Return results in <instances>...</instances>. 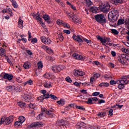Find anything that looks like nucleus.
I'll return each instance as SVG.
<instances>
[{"mask_svg": "<svg viewBox=\"0 0 129 129\" xmlns=\"http://www.w3.org/2000/svg\"><path fill=\"white\" fill-rule=\"evenodd\" d=\"M100 94L99 92H95L92 94L93 96H98Z\"/></svg>", "mask_w": 129, "mask_h": 129, "instance_id": "obj_52", "label": "nucleus"}, {"mask_svg": "<svg viewBox=\"0 0 129 129\" xmlns=\"http://www.w3.org/2000/svg\"><path fill=\"white\" fill-rule=\"evenodd\" d=\"M59 39L61 42H62L63 40H64V37H63L62 33L59 35Z\"/></svg>", "mask_w": 129, "mask_h": 129, "instance_id": "obj_48", "label": "nucleus"}, {"mask_svg": "<svg viewBox=\"0 0 129 129\" xmlns=\"http://www.w3.org/2000/svg\"><path fill=\"white\" fill-rule=\"evenodd\" d=\"M50 98H51V99H53V100H57V99H58V98L56 96L52 94L50 95Z\"/></svg>", "mask_w": 129, "mask_h": 129, "instance_id": "obj_43", "label": "nucleus"}, {"mask_svg": "<svg viewBox=\"0 0 129 129\" xmlns=\"http://www.w3.org/2000/svg\"><path fill=\"white\" fill-rule=\"evenodd\" d=\"M76 108H77V109H80L81 110H85V108L83 107V106H76Z\"/></svg>", "mask_w": 129, "mask_h": 129, "instance_id": "obj_41", "label": "nucleus"}, {"mask_svg": "<svg viewBox=\"0 0 129 129\" xmlns=\"http://www.w3.org/2000/svg\"><path fill=\"white\" fill-rule=\"evenodd\" d=\"M92 64H95V65H97V66L100 65V63L97 61H93Z\"/></svg>", "mask_w": 129, "mask_h": 129, "instance_id": "obj_62", "label": "nucleus"}, {"mask_svg": "<svg viewBox=\"0 0 129 129\" xmlns=\"http://www.w3.org/2000/svg\"><path fill=\"white\" fill-rule=\"evenodd\" d=\"M75 72L77 74V75H79V76H83L84 75H85V73L82 71L76 70Z\"/></svg>", "mask_w": 129, "mask_h": 129, "instance_id": "obj_22", "label": "nucleus"}, {"mask_svg": "<svg viewBox=\"0 0 129 129\" xmlns=\"http://www.w3.org/2000/svg\"><path fill=\"white\" fill-rule=\"evenodd\" d=\"M37 66L38 69H42V68H43V62L39 61L37 63Z\"/></svg>", "mask_w": 129, "mask_h": 129, "instance_id": "obj_33", "label": "nucleus"}, {"mask_svg": "<svg viewBox=\"0 0 129 129\" xmlns=\"http://www.w3.org/2000/svg\"><path fill=\"white\" fill-rule=\"evenodd\" d=\"M99 86L100 87H102V86L108 87V86H109V84L108 83H102L99 85Z\"/></svg>", "mask_w": 129, "mask_h": 129, "instance_id": "obj_27", "label": "nucleus"}, {"mask_svg": "<svg viewBox=\"0 0 129 129\" xmlns=\"http://www.w3.org/2000/svg\"><path fill=\"white\" fill-rule=\"evenodd\" d=\"M111 33H112V34H114L115 35H118V31L117 30H116V29H111Z\"/></svg>", "mask_w": 129, "mask_h": 129, "instance_id": "obj_40", "label": "nucleus"}, {"mask_svg": "<svg viewBox=\"0 0 129 129\" xmlns=\"http://www.w3.org/2000/svg\"><path fill=\"white\" fill-rule=\"evenodd\" d=\"M24 24V21L22 20V19L19 18V21H18V27L20 29H23L24 28V25H23Z\"/></svg>", "mask_w": 129, "mask_h": 129, "instance_id": "obj_16", "label": "nucleus"}, {"mask_svg": "<svg viewBox=\"0 0 129 129\" xmlns=\"http://www.w3.org/2000/svg\"><path fill=\"white\" fill-rule=\"evenodd\" d=\"M74 22H75L76 24H81V21L79 20L78 18L76 16L75 18H74Z\"/></svg>", "mask_w": 129, "mask_h": 129, "instance_id": "obj_37", "label": "nucleus"}, {"mask_svg": "<svg viewBox=\"0 0 129 129\" xmlns=\"http://www.w3.org/2000/svg\"><path fill=\"white\" fill-rule=\"evenodd\" d=\"M24 101L26 102H30V100H31V98H32V96L29 95H25L24 96Z\"/></svg>", "mask_w": 129, "mask_h": 129, "instance_id": "obj_18", "label": "nucleus"}, {"mask_svg": "<svg viewBox=\"0 0 129 129\" xmlns=\"http://www.w3.org/2000/svg\"><path fill=\"white\" fill-rule=\"evenodd\" d=\"M110 85H114V84H117V81H115L114 80H111L110 81Z\"/></svg>", "mask_w": 129, "mask_h": 129, "instance_id": "obj_47", "label": "nucleus"}, {"mask_svg": "<svg viewBox=\"0 0 129 129\" xmlns=\"http://www.w3.org/2000/svg\"><path fill=\"white\" fill-rule=\"evenodd\" d=\"M63 126H66V127H69V126H70V123L68 121L64 120Z\"/></svg>", "mask_w": 129, "mask_h": 129, "instance_id": "obj_34", "label": "nucleus"}, {"mask_svg": "<svg viewBox=\"0 0 129 129\" xmlns=\"http://www.w3.org/2000/svg\"><path fill=\"white\" fill-rule=\"evenodd\" d=\"M106 114V112H101L97 114L98 116H99L100 117H101V116L103 117V116H105V115Z\"/></svg>", "mask_w": 129, "mask_h": 129, "instance_id": "obj_32", "label": "nucleus"}, {"mask_svg": "<svg viewBox=\"0 0 129 129\" xmlns=\"http://www.w3.org/2000/svg\"><path fill=\"white\" fill-rule=\"evenodd\" d=\"M56 24L58 25V26H61V25H63V21L61 20H57L56 21Z\"/></svg>", "mask_w": 129, "mask_h": 129, "instance_id": "obj_45", "label": "nucleus"}, {"mask_svg": "<svg viewBox=\"0 0 129 129\" xmlns=\"http://www.w3.org/2000/svg\"><path fill=\"white\" fill-rule=\"evenodd\" d=\"M62 26H63V27H65L66 28H68V29H69V28H70V26H69L67 23H62Z\"/></svg>", "mask_w": 129, "mask_h": 129, "instance_id": "obj_63", "label": "nucleus"}, {"mask_svg": "<svg viewBox=\"0 0 129 129\" xmlns=\"http://www.w3.org/2000/svg\"><path fill=\"white\" fill-rule=\"evenodd\" d=\"M6 54V49L4 48H1L0 49V56H2L3 57L4 55Z\"/></svg>", "mask_w": 129, "mask_h": 129, "instance_id": "obj_28", "label": "nucleus"}, {"mask_svg": "<svg viewBox=\"0 0 129 129\" xmlns=\"http://www.w3.org/2000/svg\"><path fill=\"white\" fill-rule=\"evenodd\" d=\"M37 42L38 40L36 38H33L31 40V43H33V44H35V43H37Z\"/></svg>", "mask_w": 129, "mask_h": 129, "instance_id": "obj_58", "label": "nucleus"}, {"mask_svg": "<svg viewBox=\"0 0 129 129\" xmlns=\"http://www.w3.org/2000/svg\"><path fill=\"white\" fill-rule=\"evenodd\" d=\"M12 6H13L15 9H18V8L19 7V5H18V4L16 1L15 2H14L13 4H12Z\"/></svg>", "mask_w": 129, "mask_h": 129, "instance_id": "obj_44", "label": "nucleus"}, {"mask_svg": "<svg viewBox=\"0 0 129 129\" xmlns=\"http://www.w3.org/2000/svg\"><path fill=\"white\" fill-rule=\"evenodd\" d=\"M70 14H69L68 15V17H70L71 19H73V21H74L75 19V17H76V16H75V15H74V13H70Z\"/></svg>", "mask_w": 129, "mask_h": 129, "instance_id": "obj_30", "label": "nucleus"}, {"mask_svg": "<svg viewBox=\"0 0 129 129\" xmlns=\"http://www.w3.org/2000/svg\"><path fill=\"white\" fill-rule=\"evenodd\" d=\"M41 42L44 43L46 45H50L51 44V40L49 38H46L45 36H42L41 37Z\"/></svg>", "mask_w": 129, "mask_h": 129, "instance_id": "obj_11", "label": "nucleus"}, {"mask_svg": "<svg viewBox=\"0 0 129 129\" xmlns=\"http://www.w3.org/2000/svg\"><path fill=\"white\" fill-rule=\"evenodd\" d=\"M66 81H67V82H69V83H71V82H72V80L71 79V78H70V77H67L66 78Z\"/></svg>", "mask_w": 129, "mask_h": 129, "instance_id": "obj_46", "label": "nucleus"}, {"mask_svg": "<svg viewBox=\"0 0 129 129\" xmlns=\"http://www.w3.org/2000/svg\"><path fill=\"white\" fill-rule=\"evenodd\" d=\"M18 105L20 106V107H26V103L23 102L22 101H20L18 102Z\"/></svg>", "mask_w": 129, "mask_h": 129, "instance_id": "obj_24", "label": "nucleus"}, {"mask_svg": "<svg viewBox=\"0 0 129 129\" xmlns=\"http://www.w3.org/2000/svg\"><path fill=\"white\" fill-rule=\"evenodd\" d=\"M47 110L46 109V108H42V112L41 113H40L39 115V118L40 119H42V116H43V114H44V112H45L46 113V111H47Z\"/></svg>", "mask_w": 129, "mask_h": 129, "instance_id": "obj_26", "label": "nucleus"}, {"mask_svg": "<svg viewBox=\"0 0 129 129\" xmlns=\"http://www.w3.org/2000/svg\"><path fill=\"white\" fill-rule=\"evenodd\" d=\"M44 77L46 78H49L51 77V74L46 73L44 75Z\"/></svg>", "mask_w": 129, "mask_h": 129, "instance_id": "obj_57", "label": "nucleus"}, {"mask_svg": "<svg viewBox=\"0 0 129 129\" xmlns=\"http://www.w3.org/2000/svg\"><path fill=\"white\" fill-rule=\"evenodd\" d=\"M118 18V11L114 10L108 14V19L110 22H116Z\"/></svg>", "mask_w": 129, "mask_h": 129, "instance_id": "obj_1", "label": "nucleus"}, {"mask_svg": "<svg viewBox=\"0 0 129 129\" xmlns=\"http://www.w3.org/2000/svg\"><path fill=\"white\" fill-rule=\"evenodd\" d=\"M46 52L48 53V54H52L53 53V50L51 49L48 48L47 50H46Z\"/></svg>", "mask_w": 129, "mask_h": 129, "instance_id": "obj_61", "label": "nucleus"}, {"mask_svg": "<svg viewBox=\"0 0 129 129\" xmlns=\"http://www.w3.org/2000/svg\"><path fill=\"white\" fill-rule=\"evenodd\" d=\"M25 120H26V118H25V117L23 116H20L19 118V121L22 123L23 122H25Z\"/></svg>", "mask_w": 129, "mask_h": 129, "instance_id": "obj_29", "label": "nucleus"}, {"mask_svg": "<svg viewBox=\"0 0 129 129\" xmlns=\"http://www.w3.org/2000/svg\"><path fill=\"white\" fill-rule=\"evenodd\" d=\"M13 88H14V87L12 86H9L7 87V90H8V91H12V89H13Z\"/></svg>", "mask_w": 129, "mask_h": 129, "instance_id": "obj_50", "label": "nucleus"}, {"mask_svg": "<svg viewBox=\"0 0 129 129\" xmlns=\"http://www.w3.org/2000/svg\"><path fill=\"white\" fill-rule=\"evenodd\" d=\"M22 123L20 121H17L15 122V126H17V127H18V126H21V125H22Z\"/></svg>", "mask_w": 129, "mask_h": 129, "instance_id": "obj_38", "label": "nucleus"}, {"mask_svg": "<svg viewBox=\"0 0 129 129\" xmlns=\"http://www.w3.org/2000/svg\"><path fill=\"white\" fill-rule=\"evenodd\" d=\"M123 24H124V22L122 19H119L118 21V25H122Z\"/></svg>", "mask_w": 129, "mask_h": 129, "instance_id": "obj_53", "label": "nucleus"}, {"mask_svg": "<svg viewBox=\"0 0 129 129\" xmlns=\"http://www.w3.org/2000/svg\"><path fill=\"white\" fill-rule=\"evenodd\" d=\"M73 39H74V40H75L76 41H77V42H78L79 43H80L81 42H86L87 44H88V43H90V40L87 39L86 38H85L83 40H82V39L80 38V36L79 35H74L73 36Z\"/></svg>", "mask_w": 129, "mask_h": 129, "instance_id": "obj_6", "label": "nucleus"}, {"mask_svg": "<svg viewBox=\"0 0 129 129\" xmlns=\"http://www.w3.org/2000/svg\"><path fill=\"white\" fill-rule=\"evenodd\" d=\"M97 38L98 39V40H99V41H101V43L102 44H104L105 43H106V40L105 39H103L102 37H101L99 36H97Z\"/></svg>", "mask_w": 129, "mask_h": 129, "instance_id": "obj_23", "label": "nucleus"}, {"mask_svg": "<svg viewBox=\"0 0 129 129\" xmlns=\"http://www.w3.org/2000/svg\"><path fill=\"white\" fill-rule=\"evenodd\" d=\"M124 0H112V4H114V5H117L118 3H123Z\"/></svg>", "mask_w": 129, "mask_h": 129, "instance_id": "obj_21", "label": "nucleus"}, {"mask_svg": "<svg viewBox=\"0 0 129 129\" xmlns=\"http://www.w3.org/2000/svg\"><path fill=\"white\" fill-rule=\"evenodd\" d=\"M14 121V117L10 116L9 117H2L0 120V124H6L9 125L10 123H12Z\"/></svg>", "mask_w": 129, "mask_h": 129, "instance_id": "obj_2", "label": "nucleus"}, {"mask_svg": "<svg viewBox=\"0 0 129 129\" xmlns=\"http://www.w3.org/2000/svg\"><path fill=\"white\" fill-rule=\"evenodd\" d=\"M29 62H25L24 65L23 67L25 69H30V65H29Z\"/></svg>", "mask_w": 129, "mask_h": 129, "instance_id": "obj_36", "label": "nucleus"}, {"mask_svg": "<svg viewBox=\"0 0 129 129\" xmlns=\"http://www.w3.org/2000/svg\"><path fill=\"white\" fill-rule=\"evenodd\" d=\"M32 16L33 17V18H35V20H36V21H39L40 24H41V25H43V24H44V22L42 21V18H41V15L40 14V13L39 12H38L37 14H32Z\"/></svg>", "mask_w": 129, "mask_h": 129, "instance_id": "obj_8", "label": "nucleus"}, {"mask_svg": "<svg viewBox=\"0 0 129 129\" xmlns=\"http://www.w3.org/2000/svg\"><path fill=\"white\" fill-rule=\"evenodd\" d=\"M52 112H53V110H49V111L47 110L46 111V114L49 115V116L50 117H54L55 115L54 114L52 113Z\"/></svg>", "mask_w": 129, "mask_h": 129, "instance_id": "obj_20", "label": "nucleus"}, {"mask_svg": "<svg viewBox=\"0 0 129 129\" xmlns=\"http://www.w3.org/2000/svg\"><path fill=\"white\" fill-rule=\"evenodd\" d=\"M76 127L77 129H80L81 127H82L83 129H86V125L85 123L83 122H80L77 124Z\"/></svg>", "mask_w": 129, "mask_h": 129, "instance_id": "obj_12", "label": "nucleus"}, {"mask_svg": "<svg viewBox=\"0 0 129 129\" xmlns=\"http://www.w3.org/2000/svg\"><path fill=\"white\" fill-rule=\"evenodd\" d=\"M43 18L45 21V22H47L48 24H51V21L50 20L51 19L50 18V16L48 15H45L43 16Z\"/></svg>", "mask_w": 129, "mask_h": 129, "instance_id": "obj_15", "label": "nucleus"}, {"mask_svg": "<svg viewBox=\"0 0 129 129\" xmlns=\"http://www.w3.org/2000/svg\"><path fill=\"white\" fill-rule=\"evenodd\" d=\"M41 92L43 94V95H41L38 98V100H40V102H43L44 99H48V98H50V94H49V93H47V91L45 90H42L41 91Z\"/></svg>", "mask_w": 129, "mask_h": 129, "instance_id": "obj_4", "label": "nucleus"}, {"mask_svg": "<svg viewBox=\"0 0 129 129\" xmlns=\"http://www.w3.org/2000/svg\"><path fill=\"white\" fill-rule=\"evenodd\" d=\"M99 9L100 11H101V12H103V13H108L110 9V6L107 2H105L104 3H102L99 6Z\"/></svg>", "mask_w": 129, "mask_h": 129, "instance_id": "obj_3", "label": "nucleus"}, {"mask_svg": "<svg viewBox=\"0 0 129 129\" xmlns=\"http://www.w3.org/2000/svg\"><path fill=\"white\" fill-rule=\"evenodd\" d=\"M56 102L58 103V104H61L63 106L64 104H65V102H66V101L65 100L61 99L59 101H57Z\"/></svg>", "mask_w": 129, "mask_h": 129, "instance_id": "obj_25", "label": "nucleus"}, {"mask_svg": "<svg viewBox=\"0 0 129 129\" xmlns=\"http://www.w3.org/2000/svg\"><path fill=\"white\" fill-rule=\"evenodd\" d=\"M104 78L106 80H110L112 79V77H111V76H109V77H104Z\"/></svg>", "mask_w": 129, "mask_h": 129, "instance_id": "obj_56", "label": "nucleus"}, {"mask_svg": "<svg viewBox=\"0 0 129 129\" xmlns=\"http://www.w3.org/2000/svg\"><path fill=\"white\" fill-rule=\"evenodd\" d=\"M65 69V67L63 66H54L52 67V70L54 72H60L61 70H63V69Z\"/></svg>", "mask_w": 129, "mask_h": 129, "instance_id": "obj_9", "label": "nucleus"}, {"mask_svg": "<svg viewBox=\"0 0 129 129\" xmlns=\"http://www.w3.org/2000/svg\"><path fill=\"white\" fill-rule=\"evenodd\" d=\"M95 19L98 23H106V21L105 20V18L104 16L102 14L96 15L95 16Z\"/></svg>", "mask_w": 129, "mask_h": 129, "instance_id": "obj_5", "label": "nucleus"}, {"mask_svg": "<svg viewBox=\"0 0 129 129\" xmlns=\"http://www.w3.org/2000/svg\"><path fill=\"white\" fill-rule=\"evenodd\" d=\"M27 84H29V85H32L33 84V81L32 80H29L27 82L25 83L24 86L27 85Z\"/></svg>", "mask_w": 129, "mask_h": 129, "instance_id": "obj_39", "label": "nucleus"}, {"mask_svg": "<svg viewBox=\"0 0 129 129\" xmlns=\"http://www.w3.org/2000/svg\"><path fill=\"white\" fill-rule=\"evenodd\" d=\"M3 78L4 79H8V80L11 81V80H12L13 78H14V76H13V75H10V74L5 73Z\"/></svg>", "mask_w": 129, "mask_h": 129, "instance_id": "obj_13", "label": "nucleus"}, {"mask_svg": "<svg viewBox=\"0 0 129 129\" xmlns=\"http://www.w3.org/2000/svg\"><path fill=\"white\" fill-rule=\"evenodd\" d=\"M122 51L124 53H125V54H128L129 55V50L127 49H123L122 50Z\"/></svg>", "mask_w": 129, "mask_h": 129, "instance_id": "obj_54", "label": "nucleus"}, {"mask_svg": "<svg viewBox=\"0 0 129 129\" xmlns=\"http://www.w3.org/2000/svg\"><path fill=\"white\" fill-rule=\"evenodd\" d=\"M57 124L58 125L64 126V120H60Z\"/></svg>", "mask_w": 129, "mask_h": 129, "instance_id": "obj_35", "label": "nucleus"}, {"mask_svg": "<svg viewBox=\"0 0 129 129\" xmlns=\"http://www.w3.org/2000/svg\"><path fill=\"white\" fill-rule=\"evenodd\" d=\"M43 123L42 122H36L31 123L30 125L27 126L28 128H33V127H41L42 126Z\"/></svg>", "mask_w": 129, "mask_h": 129, "instance_id": "obj_7", "label": "nucleus"}, {"mask_svg": "<svg viewBox=\"0 0 129 129\" xmlns=\"http://www.w3.org/2000/svg\"><path fill=\"white\" fill-rule=\"evenodd\" d=\"M86 3L87 5V6H91L92 5V3L90 0H86Z\"/></svg>", "mask_w": 129, "mask_h": 129, "instance_id": "obj_49", "label": "nucleus"}, {"mask_svg": "<svg viewBox=\"0 0 129 129\" xmlns=\"http://www.w3.org/2000/svg\"><path fill=\"white\" fill-rule=\"evenodd\" d=\"M43 86L45 88H50V87H52V85H51V83L49 81L45 82L44 83Z\"/></svg>", "mask_w": 129, "mask_h": 129, "instance_id": "obj_19", "label": "nucleus"}, {"mask_svg": "<svg viewBox=\"0 0 129 129\" xmlns=\"http://www.w3.org/2000/svg\"><path fill=\"white\" fill-rule=\"evenodd\" d=\"M74 85H75V86H77L78 87H79V86H80V85H81V83H78L77 82H75V83H74Z\"/></svg>", "mask_w": 129, "mask_h": 129, "instance_id": "obj_60", "label": "nucleus"}, {"mask_svg": "<svg viewBox=\"0 0 129 129\" xmlns=\"http://www.w3.org/2000/svg\"><path fill=\"white\" fill-rule=\"evenodd\" d=\"M63 33H65L66 34H67V35L70 34L71 32L69 30H63Z\"/></svg>", "mask_w": 129, "mask_h": 129, "instance_id": "obj_59", "label": "nucleus"}, {"mask_svg": "<svg viewBox=\"0 0 129 129\" xmlns=\"http://www.w3.org/2000/svg\"><path fill=\"white\" fill-rule=\"evenodd\" d=\"M29 106L30 108H32V109H35V104L30 103L29 105Z\"/></svg>", "mask_w": 129, "mask_h": 129, "instance_id": "obj_55", "label": "nucleus"}, {"mask_svg": "<svg viewBox=\"0 0 129 129\" xmlns=\"http://www.w3.org/2000/svg\"><path fill=\"white\" fill-rule=\"evenodd\" d=\"M126 58V55L124 54H121L120 56H119L118 57V60L121 64H122L123 65H124V59H125Z\"/></svg>", "mask_w": 129, "mask_h": 129, "instance_id": "obj_10", "label": "nucleus"}, {"mask_svg": "<svg viewBox=\"0 0 129 129\" xmlns=\"http://www.w3.org/2000/svg\"><path fill=\"white\" fill-rule=\"evenodd\" d=\"M46 60H48V61H50L51 62L55 60V57H53L52 56H46Z\"/></svg>", "mask_w": 129, "mask_h": 129, "instance_id": "obj_31", "label": "nucleus"}, {"mask_svg": "<svg viewBox=\"0 0 129 129\" xmlns=\"http://www.w3.org/2000/svg\"><path fill=\"white\" fill-rule=\"evenodd\" d=\"M118 88L119 89H123V88H124V85H121V84H118Z\"/></svg>", "mask_w": 129, "mask_h": 129, "instance_id": "obj_51", "label": "nucleus"}, {"mask_svg": "<svg viewBox=\"0 0 129 129\" xmlns=\"http://www.w3.org/2000/svg\"><path fill=\"white\" fill-rule=\"evenodd\" d=\"M86 103H87L88 104H93V102H92V99L89 98L88 99V101H86Z\"/></svg>", "mask_w": 129, "mask_h": 129, "instance_id": "obj_42", "label": "nucleus"}, {"mask_svg": "<svg viewBox=\"0 0 129 129\" xmlns=\"http://www.w3.org/2000/svg\"><path fill=\"white\" fill-rule=\"evenodd\" d=\"M129 83V81L121 80L117 81V84H121L122 85H124V84H128Z\"/></svg>", "mask_w": 129, "mask_h": 129, "instance_id": "obj_14", "label": "nucleus"}, {"mask_svg": "<svg viewBox=\"0 0 129 129\" xmlns=\"http://www.w3.org/2000/svg\"><path fill=\"white\" fill-rule=\"evenodd\" d=\"M105 101L104 100H99L98 102V103L101 104V103H105Z\"/></svg>", "mask_w": 129, "mask_h": 129, "instance_id": "obj_64", "label": "nucleus"}, {"mask_svg": "<svg viewBox=\"0 0 129 129\" xmlns=\"http://www.w3.org/2000/svg\"><path fill=\"white\" fill-rule=\"evenodd\" d=\"M73 57L77 60H81L83 58L82 55H79L77 53H74L73 54Z\"/></svg>", "mask_w": 129, "mask_h": 129, "instance_id": "obj_17", "label": "nucleus"}]
</instances>
